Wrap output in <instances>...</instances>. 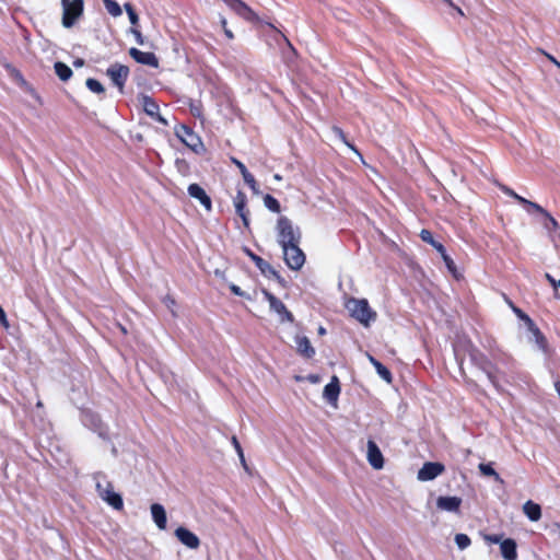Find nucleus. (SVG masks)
<instances>
[{
	"label": "nucleus",
	"mask_w": 560,
	"mask_h": 560,
	"mask_svg": "<svg viewBox=\"0 0 560 560\" xmlns=\"http://www.w3.org/2000/svg\"><path fill=\"white\" fill-rule=\"evenodd\" d=\"M345 306L351 317L365 327H369L371 323L376 319V312L370 307L369 302L365 299L349 298L346 301Z\"/></svg>",
	"instance_id": "1"
},
{
	"label": "nucleus",
	"mask_w": 560,
	"mask_h": 560,
	"mask_svg": "<svg viewBox=\"0 0 560 560\" xmlns=\"http://www.w3.org/2000/svg\"><path fill=\"white\" fill-rule=\"evenodd\" d=\"M276 230L277 241L280 246L300 243L301 241L300 229L298 226H294L293 222L284 215H281L278 219Z\"/></svg>",
	"instance_id": "2"
},
{
	"label": "nucleus",
	"mask_w": 560,
	"mask_h": 560,
	"mask_svg": "<svg viewBox=\"0 0 560 560\" xmlns=\"http://www.w3.org/2000/svg\"><path fill=\"white\" fill-rule=\"evenodd\" d=\"M94 480L96 481L98 495L114 509L120 510L122 508V499L118 493L113 491L110 482H108L101 472L94 475Z\"/></svg>",
	"instance_id": "3"
},
{
	"label": "nucleus",
	"mask_w": 560,
	"mask_h": 560,
	"mask_svg": "<svg viewBox=\"0 0 560 560\" xmlns=\"http://www.w3.org/2000/svg\"><path fill=\"white\" fill-rule=\"evenodd\" d=\"M62 25L66 28L72 27L83 14V0H61Z\"/></svg>",
	"instance_id": "4"
},
{
	"label": "nucleus",
	"mask_w": 560,
	"mask_h": 560,
	"mask_svg": "<svg viewBox=\"0 0 560 560\" xmlns=\"http://www.w3.org/2000/svg\"><path fill=\"white\" fill-rule=\"evenodd\" d=\"M281 248L288 267L292 270H300L305 262V255L300 248V243L288 244Z\"/></svg>",
	"instance_id": "5"
},
{
	"label": "nucleus",
	"mask_w": 560,
	"mask_h": 560,
	"mask_svg": "<svg viewBox=\"0 0 560 560\" xmlns=\"http://www.w3.org/2000/svg\"><path fill=\"white\" fill-rule=\"evenodd\" d=\"M177 138L185 143L194 152L199 153L203 150V144L198 135H196L190 128L185 125L179 126L176 129Z\"/></svg>",
	"instance_id": "6"
},
{
	"label": "nucleus",
	"mask_w": 560,
	"mask_h": 560,
	"mask_svg": "<svg viewBox=\"0 0 560 560\" xmlns=\"http://www.w3.org/2000/svg\"><path fill=\"white\" fill-rule=\"evenodd\" d=\"M107 77L116 85L120 93H124V86L129 75V68L120 63H113L106 70Z\"/></svg>",
	"instance_id": "7"
},
{
	"label": "nucleus",
	"mask_w": 560,
	"mask_h": 560,
	"mask_svg": "<svg viewBox=\"0 0 560 560\" xmlns=\"http://www.w3.org/2000/svg\"><path fill=\"white\" fill-rule=\"evenodd\" d=\"M262 293L265 295V299L269 303L270 310L280 316L281 322L292 323L294 320L292 313L290 311H288L285 305L279 299H277L273 294H271L267 290H264Z\"/></svg>",
	"instance_id": "8"
},
{
	"label": "nucleus",
	"mask_w": 560,
	"mask_h": 560,
	"mask_svg": "<svg viewBox=\"0 0 560 560\" xmlns=\"http://www.w3.org/2000/svg\"><path fill=\"white\" fill-rule=\"evenodd\" d=\"M471 361L486 374L489 381L497 387L498 381L497 376L494 374V366L493 364L480 352L472 351L470 353Z\"/></svg>",
	"instance_id": "9"
},
{
	"label": "nucleus",
	"mask_w": 560,
	"mask_h": 560,
	"mask_svg": "<svg viewBox=\"0 0 560 560\" xmlns=\"http://www.w3.org/2000/svg\"><path fill=\"white\" fill-rule=\"evenodd\" d=\"M445 470L441 463L428 462L418 471L417 478L420 481H430L435 479Z\"/></svg>",
	"instance_id": "10"
},
{
	"label": "nucleus",
	"mask_w": 560,
	"mask_h": 560,
	"mask_svg": "<svg viewBox=\"0 0 560 560\" xmlns=\"http://www.w3.org/2000/svg\"><path fill=\"white\" fill-rule=\"evenodd\" d=\"M139 101H140V104H141L144 113L148 116H150L151 118L158 120L159 122H161L165 126L167 125V120L160 115L159 105L156 104V102L153 98H151L148 95H141Z\"/></svg>",
	"instance_id": "11"
},
{
	"label": "nucleus",
	"mask_w": 560,
	"mask_h": 560,
	"mask_svg": "<svg viewBox=\"0 0 560 560\" xmlns=\"http://www.w3.org/2000/svg\"><path fill=\"white\" fill-rule=\"evenodd\" d=\"M176 538L186 547L197 549L200 546V539L186 527L179 526L175 530Z\"/></svg>",
	"instance_id": "12"
},
{
	"label": "nucleus",
	"mask_w": 560,
	"mask_h": 560,
	"mask_svg": "<svg viewBox=\"0 0 560 560\" xmlns=\"http://www.w3.org/2000/svg\"><path fill=\"white\" fill-rule=\"evenodd\" d=\"M368 462L374 469H382L384 466L382 452L372 440L368 441Z\"/></svg>",
	"instance_id": "13"
},
{
	"label": "nucleus",
	"mask_w": 560,
	"mask_h": 560,
	"mask_svg": "<svg viewBox=\"0 0 560 560\" xmlns=\"http://www.w3.org/2000/svg\"><path fill=\"white\" fill-rule=\"evenodd\" d=\"M129 55L139 63L150 66L153 68L159 67V60L153 52L141 51L137 48H130Z\"/></svg>",
	"instance_id": "14"
},
{
	"label": "nucleus",
	"mask_w": 560,
	"mask_h": 560,
	"mask_svg": "<svg viewBox=\"0 0 560 560\" xmlns=\"http://www.w3.org/2000/svg\"><path fill=\"white\" fill-rule=\"evenodd\" d=\"M246 202L247 198L246 195L238 190L236 196L233 199V203L236 210V213L241 217L243 223L245 226H248L249 220H248V210H246Z\"/></svg>",
	"instance_id": "15"
},
{
	"label": "nucleus",
	"mask_w": 560,
	"mask_h": 560,
	"mask_svg": "<svg viewBox=\"0 0 560 560\" xmlns=\"http://www.w3.org/2000/svg\"><path fill=\"white\" fill-rule=\"evenodd\" d=\"M462 504V499L458 497H439L436 499L438 509L446 512L457 513Z\"/></svg>",
	"instance_id": "16"
},
{
	"label": "nucleus",
	"mask_w": 560,
	"mask_h": 560,
	"mask_svg": "<svg viewBox=\"0 0 560 560\" xmlns=\"http://www.w3.org/2000/svg\"><path fill=\"white\" fill-rule=\"evenodd\" d=\"M222 1L240 16H242L246 20L253 19V16H254L253 11L242 0H222Z\"/></svg>",
	"instance_id": "17"
},
{
	"label": "nucleus",
	"mask_w": 560,
	"mask_h": 560,
	"mask_svg": "<svg viewBox=\"0 0 560 560\" xmlns=\"http://www.w3.org/2000/svg\"><path fill=\"white\" fill-rule=\"evenodd\" d=\"M188 194L190 197L198 199L207 210L211 209V199L198 184H190L188 186Z\"/></svg>",
	"instance_id": "18"
},
{
	"label": "nucleus",
	"mask_w": 560,
	"mask_h": 560,
	"mask_svg": "<svg viewBox=\"0 0 560 560\" xmlns=\"http://www.w3.org/2000/svg\"><path fill=\"white\" fill-rule=\"evenodd\" d=\"M295 343L298 352L304 358L311 359L315 354V349L312 347L311 341L305 336H296Z\"/></svg>",
	"instance_id": "19"
},
{
	"label": "nucleus",
	"mask_w": 560,
	"mask_h": 560,
	"mask_svg": "<svg viewBox=\"0 0 560 560\" xmlns=\"http://www.w3.org/2000/svg\"><path fill=\"white\" fill-rule=\"evenodd\" d=\"M516 542L512 538H506L501 541L500 551L504 560H516Z\"/></svg>",
	"instance_id": "20"
},
{
	"label": "nucleus",
	"mask_w": 560,
	"mask_h": 560,
	"mask_svg": "<svg viewBox=\"0 0 560 560\" xmlns=\"http://www.w3.org/2000/svg\"><path fill=\"white\" fill-rule=\"evenodd\" d=\"M151 514H152V518H153V522L155 523V525L160 529H165L167 517H166V512H165V509L163 508V505H161L159 503H153L151 505Z\"/></svg>",
	"instance_id": "21"
},
{
	"label": "nucleus",
	"mask_w": 560,
	"mask_h": 560,
	"mask_svg": "<svg viewBox=\"0 0 560 560\" xmlns=\"http://www.w3.org/2000/svg\"><path fill=\"white\" fill-rule=\"evenodd\" d=\"M340 393L339 381L337 376H332L330 383L324 388V397L328 402H336Z\"/></svg>",
	"instance_id": "22"
},
{
	"label": "nucleus",
	"mask_w": 560,
	"mask_h": 560,
	"mask_svg": "<svg viewBox=\"0 0 560 560\" xmlns=\"http://www.w3.org/2000/svg\"><path fill=\"white\" fill-rule=\"evenodd\" d=\"M523 512L532 522H537L541 517L540 505L530 500L524 503Z\"/></svg>",
	"instance_id": "23"
},
{
	"label": "nucleus",
	"mask_w": 560,
	"mask_h": 560,
	"mask_svg": "<svg viewBox=\"0 0 560 560\" xmlns=\"http://www.w3.org/2000/svg\"><path fill=\"white\" fill-rule=\"evenodd\" d=\"M368 359L372 363V365L375 368L380 377L383 378L387 383H392L390 371L386 366H384L380 361H377L374 357H372L371 354H368Z\"/></svg>",
	"instance_id": "24"
},
{
	"label": "nucleus",
	"mask_w": 560,
	"mask_h": 560,
	"mask_svg": "<svg viewBox=\"0 0 560 560\" xmlns=\"http://www.w3.org/2000/svg\"><path fill=\"white\" fill-rule=\"evenodd\" d=\"M250 257L264 275L273 276L278 279L280 278L279 275L277 273V271L261 257L254 255V254H250Z\"/></svg>",
	"instance_id": "25"
},
{
	"label": "nucleus",
	"mask_w": 560,
	"mask_h": 560,
	"mask_svg": "<svg viewBox=\"0 0 560 560\" xmlns=\"http://www.w3.org/2000/svg\"><path fill=\"white\" fill-rule=\"evenodd\" d=\"M55 72L61 81H67L72 75V70L66 63L57 61L54 66Z\"/></svg>",
	"instance_id": "26"
},
{
	"label": "nucleus",
	"mask_w": 560,
	"mask_h": 560,
	"mask_svg": "<svg viewBox=\"0 0 560 560\" xmlns=\"http://www.w3.org/2000/svg\"><path fill=\"white\" fill-rule=\"evenodd\" d=\"M527 328H528V330L532 334V340L535 341V343L537 345L538 349L545 350L546 339H545L544 335L540 332V330L537 328L535 323L533 322V326L532 327H527Z\"/></svg>",
	"instance_id": "27"
},
{
	"label": "nucleus",
	"mask_w": 560,
	"mask_h": 560,
	"mask_svg": "<svg viewBox=\"0 0 560 560\" xmlns=\"http://www.w3.org/2000/svg\"><path fill=\"white\" fill-rule=\"evenodd\" d=\"M420 237L423 242L431 244L440 254H444V246L441 243L434 241L433 235L430 231L422 230L420 233Z\"/></svg>",
	"instance_id": "28"
},
{
	"label": "nucleus",
	"mask_w": 560,
	"mask_h": 560,
	"mask_svg": "<svg viewBox=\"0 0 560 560\" xmlns=\"http://www.w3.org/2000/svg\"><path fill=\"white\" fill-rule=\"evenodd\" d=\"M478 468L483 476L493 477L494 480L502 481L499 474L492 468L491 464L481 463Z\"/></svg>",
	"instance_id": "29"
},
{
	"label": "nucleus",
	"mask_w": 560,
	"mask_h": 560,
	"mask_svg": "<svg viewBox=\"0 0 560 560\" xmlns=\"http://www.w3.org/2000/svg\"><path fill=\"white\" fill-rule=\"evenodd\" d=\"M103 3L108 11L109 14L113 16H119L121 14V8L120 5L114 1V0H103Z\"/></svg>",
	"instance_id": "30"
},
{
	"label": "nucleus",
	"mask_w": 560,
	"mask_h": 560,
	"mask_svg": "<svg viewBox=\"0 0 560 560\" xmlns=\"http://www.w3.org/2000/svg\"><path fill=\"white\" fill-rule=\"evenodd\" d=\"M85 84H86V88L93 93L102 94L105 92L103 84L95 79L89 78L86 80Z\"/></svg>",
	"instance_id": "31"
},
{
	"label": "nucleus",
	"mask_w": 560,
	"mask_h": 560,
	"mask_svg": "<svg viewBox=\"0 0 560 560\" xmlns=\"http://www.w3.org/2000/svg\"><path fill=\"white\" fill-rule=\"evenodd\" d=\"M509 305L511 306L515 315L520 319H522L527 327L533 326V319L527 314H525L521 308L516 307L512 302H509Z\"/></svg>",
	"instance_id": "32"
},
{
	"label": "nucleus",
	"mask_w": 560,
	"mask_h": 560,
	"mask_svg": "<svg viewBox=\"0 0 560 560\" xmlns=\"http://www.w3.org/2000/svg\"><path fill=\"white\" fill-rule=\"evenodd\" d=\"M264 203H265V206H266L269 210H271V211H273V212H280V203H279V201H278L276 198H273L272 196H270V195H266V196H265V198H264Z\"/></svg>",
	"instance_id": "33"
},
{
	"label": "nucleus",
	"mask_w": 560,
	"mask_h": 560,
	"mask_svg": "<svg viewBox=\"0 0 560 560\" xmlns=\"http://www.w3.org/2000/svg\"><path fill=\"white\" fill-rule=\"evenodd\" d=\"M545 220L546 221L544 223V226L549 232V234H551L555 230H558L559 224L549 212L545 214Z\"/></svg>",
	"instance_id": "34"
},
{
	"label": "nucleus",
	"mask_w": 560,
	"mask_h": 560,
	"mask_svg": "<svg viewBox=\"0 0 560 560\" xmlns=\"http://www.w3.org/2000/svg\"><path fill=\"white\" fill-rule=\"evenodd\" d=\"M455 542L460 550H464L470 545L471 541L466 534H456Z\"/></svg>",
	"instance_id": "35"
},
{
	"label": "nucleus",
	"mask_w": 560,
	"mask_h": 560,
	"mask_svg": "<svg viewBox=\"0 0 560 560\" xmlns=\"http://www.w3.org/2000/svg\"><path fill=\"white\" fill-rule=\"evenodd\" d=\"M500 189L508 196L514 198L515 200H517L520 203H523V202H527V199H525L524 197L517 195L514 190H512L510 187L505 186V185H500L499 186Z\"/></svg>",
	"instance_id": "36"
},
{
	"label": "nucleus",
	"mask_w": 560,
	"mask_h": 560,
	"mask_svg": "<svg viewBox=\"0 0 560 560\" xmlns=\"http://www.w3.org/2000/svg\"><path fill=\"white\" fill-rule=\"evenodd\" d=\"M522 205L527 207L528 212L536 211V212L541 213L544 217L547 213V211L541 206H539L538 203L533 202L530 200H527V202H523Z\"/></svg>",
	"instance_id": "37"
},
{
	"label": "nucleus",
	"mask_w": 560,
	"mask_h": 560,
	"mask_svg": "<svg viewBox=\"0 0 560 560\" xmlns=\"http://www.w3.org/2000/svg\"><path fill=\"white\" fill-rule=\"evenodd\" d=\"M243 178H244V182L250 187V189L255 194H258V187H257V183H256L254 176L249 172H247L246 174L243 175Z\"/></svg>",
	"instance_id": "38"
},
{
	"label": "nucleus",
	"mask_w": 560,
	"mask_h": 560,
	"mask_svg": "<svg viewBox=\"0 0 560 560\" xmlns=\"http://www.w3.org/2000/svg\"><path fill=\"white\" fill-rule=\"evenodd\" d=\"M331 131L332 133L338 138L340 139L341 141H343L349 148H351L352 150L355 151V149L346 141V136H345V132L339 128V127H332L331 128Z\"/></svg>",
	"instance_id": "39"
},
{
	"label": "nucleus",
	"mask_w": 560,
	"mask_h": 560,
	"mask_svg": "<svg viewBox=\"0 0 560 560\" xmlns=\"http://www.w3.org/2000/svg\"><path fill=\"white\" fill-rule=\"evenodd\" d=\"M163 303H164V305H165V306L171 311V313H172L173 315H175V310H174L175 304H176L175 300H174L171 295H166V296L163 299Z\"/></svg>",
	"instance_id": "40"
},
{
	"label": "nucleus",
	"mask_w": 560,
	"mask_h": 560,
	"mask_svg": "<svg viewBox=\"0 0 560 560\" xmlns=\"http://www.w3.org/2000/svg\"><path fill=\"white\" fill-rule=\"evenodd\" d=\"M131 33L133 34L137 44H139V45H143L144 44L143 36H142V34H141V32L139 30L131 28Z\"/></svg>",
	"instance_id": "41"
},
{
	"label": "nucleus",
	"mask_w": 560,
	"mask_h": 560,
	"mask_svg": "<svg viewBox=\"0 0 560 560\" xmlns=\"http://www.w3.org/2000/svg\"><path fill=\"white\" fill-rule=\"evenodd\" d=\"M0 324L5 328L8 329L9 328V322H8V318H7V315L3 311V308L0 306Z\"/></svg>",
	"instance_id": "42"
},
{
	"label": "nucleus",
	"mask_w": 560,
	"mask_h": 560,
	"mask_svg": "<svg viewBox=\"0 0 560 560\" xmlns=\"http://www.w3.org/2000/svg\"><path fill=\"white\" fill-rule=\"evenodd\" d=\"M232 162L237 166V168L240 170L242 176L248 172L246 166L241 161H238L237 159L233 158Z\"/></svg>",
	"instance_id": "43"
},
{
	"label": "nucleus",
	"mask_w": 560,
	"mask_h": 560,
	"mask_svg": "<svg viewBox=\"0 0 560 560\" xmlns=\"http://www.w3.org/2000/svg\"><path fill=\"white\" fill-rule=\"evenodd\" d=\"M443 260L445 261L448 269H452L454 266V261L452 258L446 254V250L444 249V254H441Z\"/></svg>",
	"instance_id": "44"
},
{
	"label": "nucleus",
	"mask_w": 560,
	"mask_h": 560,
	"mask_svg": "<svg viewBox=\"0 0 560 560\" xmlns=\"http://www.w3.org/2000/svg\"><path fill=\"white\" fill-rule=\"evenodd\" d=\"M232 444L237 453L238 456H242V446L240 444V442L237 441L236 436H233L232 438Z\"/></svg>",
	"instance_id": "45"
},
{
	"label": "nucleus",
	"mask_w": 560,
	"mask_h": 560,
	"mask_svg": "<svg viewBox=\"0 0 560 560\" xmlns=\"http://www.w3.org/2000/svg\"><path fill=\"white\" fill-rule=\"evenodd\" d=\"M486 539L491 544H500L501 545V536L499 535H489L486 537Z\"/></svg>",
	"instance_id": "46"
},
{
	"label": "nucleus",
	"mask_w": 560,
	"mask_h": 560,
	"mask_svg": "<svg viewBox=\"0 0 560 560\" xmlns=\"http://www.w3.org/2000/svg\"><path fill=\"white\" fill-rule=\"evenodd\" d=\"M230 289H231V291L235 295H238V296H244L245 295L244 291H242V289L238 285H236V284H231Z\"/></svg>",
	"instance_id": "47"
},
{
	"label": "nucleus",
	"mask_w": 560,
	"mask_h": 560,
	"mask_svg": "<svg viewBox=\"0 0 560 560\" xmlns=\"http://www.w3.org/2000/svg\"><path fill=\"white\" fill-rule=\"evenodd\" d=\"M128 18H129V21H130V23L132 25H137L138 24L139 18H138V14L136 13V11L129 12Z\"/></svg>",
	"instance_id": "48"
},
{
	"label": "nucleus",
	"mask_w": 560,
	"mask_h": 560,
	"mask_svg": "<svg viewBox=\"0 0 560 560\" xmlns=\"http://www.w3.org/2000/svg\"><path fill=\"white\" fill-rule=\"evenodd\" d=\"M221 23H222V26L224 30V34L226 35V37L232 39L234 37V35H233L232 31L226 27V21L224 19H222Z\"/></svg>",
	"instance_id": "49"
},
{
	"label": "nucleus",
	"mask_w": 560,
	"mask_h": 560,
	"mask_svg": "<svg viewBox=\"0 0 560 560\" xmlns=\"http://www.w3.org/2000/svg\"><path fill=\"white\" fill-rule=\"evenodd\" d=\"M550 237H551L553 241L560 240V225L558 226V230H555V231L550 234Z\"/></svg>",
	"instance_id": "50"
},
{
	"label": "nucleus",
	"mask_w": 560,
	"mask_h": 560,
	"mask_svg": "<svg viewBox=\"0 0 560 560\" xmlns=\"http://www.w3.org/2000/svg\"><path fill=\"white\" fill-rule=\"evenodd\" d=\"M558 281L559 280L555 279L553 277L548 281L555 291H558Z\"/></svg>",
	"instance_id": "51"
},
{
	"label": "nucleus",
	"mask_w": 560,
	"mask_h": 560,
	"mask_svg": "<svg viewBox=\"0 0 560 560\" xmlns=\"http://www.w3.org/2000/svg\"><path fill=\"white\" fill-rule=\"evenodd\" d=\"M124 7H125V10H126L127 14H129V12H133L135 11L130 3H125Z\"/></svg>",
	"instance_id": "52"
},
{
	"label": "nucleus",
	"mask_w": 560,
	"mask_h": 560,
	"mask_svg": "<svg viewBox=\"0 0 560 560\" xmlns=\"http://www.w3.org/2000/svg\"><path fill=\"white\" fill-rule=\"evenodd\" d=\"M307 380L312 383H317L319 378L317 375H308Z\"/></svg>",
	"instance_id": "53"
},
{
	"label": "nucleus",
	"mask_w": 560,
	"mask_h": 560,
	"mask_svg": "<svg viewBox=\"0 0 560 560\" xmlns=\"http://www.w3.org/2000/svg\"><path fill=\"white\" fill-rule=\"evenodd\" d=\"M238 457H240L241 463L244 466V468H246V462H245L244 453L242 452V456H238Z\"/></svg>",
	"instance_id": "54"
},
{
	"label": "nucleus",
	"mask_w": 560,
	"mask_h": 560,
	"mask_svg": "<svg viewBox=\"0 0 560 560\" xmlns=\"http://www.w3.org/2000/svg\"><path fill=\"white\" fill-rule=\"evenodd\" d=\"M318 334L319 335H325L326 334V329L324 327H319Z\"/></svg>",
	"instance_id": "55"
},
{
	"label": "nucleus",
	"mask_w": 560,
	"mask_h": 560,
	"mask_svg": "<svg viewBox=\"0 0 560 560\" xmlns=\"http://www.w3.org/2000/svg\"><path fill=\"white\" fill-rule=\"evenodd\" d=\"M555 387H556V389H557V392H558V394H559V396H560V382H557V383L555 384Z\"/></svg>",
	"instance_id": "56"
},
{
	"label": "nucleus",
	"mask_w": 560,
	"mask_h": 560,
	"mask_svg": "<svg viewBox=\"0 0 560 560\" xmlns=\"http://www.w3.org/2000/svg\"><path fill=\"white\" fill-rule=\"evenodd\" d=\"M545 278H546L547 281H549L552 278V276L550 273L546 272L545 273Z\"/></svg>",
	"instance_id": "57"
},
{
	"label": "nucleus",
	"mask_w": 560,
	"mask_h": 560,
	"mask_svg": "<svg viewBox=\"0 0 560 560\" xmlns=\"http://www.w3.org/2000/svg\"><path fill=\"white\" fill-rule=\"evenodd\" d=\"M273 177L276 180H281V176L279 174H276Z\"/></svg>",
	"instance_id": "58"
},
{
	"label": "nucleus",
	"mask_w": 560,
	"mask_h": 560,
	"mask_svg": "<svg viewBox=\"0 0 560 560\" xmlns=\"http://www.w3.org/2000/svg\"><path fill=\"white\" fill-rule=\"evenodd\" d=\"M558 290H560V280L558 281Z\"/></svg>",
	"instance_id": "59"
}]
</instances>
